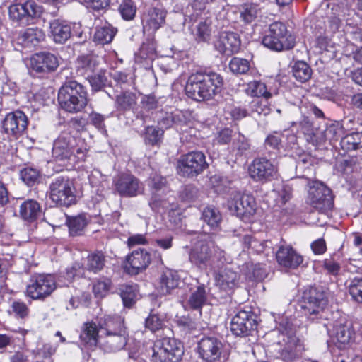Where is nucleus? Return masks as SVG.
<instances>
[{
    "label": "nucleus",
    "mask_w": 362,
    "mask_h": 362,
    "mask_svg": "<svg viewBox=\"0 0 362 362\" xmlns=\"http://www.w3.org/2000/svg\"><path fill=\"white\" fill-rule=\"evenodd\" d=\"M222 85L223 78L220 74L197 72L188 78L185 90L189 98L201 101L211 98Z\"/></svg>",
    "instance_id": "1"
},
{
    "label": "nucleus",
    "mask_w": 362,
    "mask_h": 362,
    "mask_svg": "<svg viewBox=\"0 0 362 362\" xmlns=\"http://www.w3.org/2000/svg\"><path fill=\"white\" fill-rule=\"evenodd\" d=\"M58 101L66 112L78 113L88 104L86 89L76 81H67L59 90Z\"/></svg>",
    "instance_id": "2"
},
{
    "label": "nucleus",
    "mask_w": 362,
    "mask_h": 362,
    "mask_svg": "<svg viewBox=\"0 0 362 362\" xmlns=\"http://www.w3.org/2000/svg\"><path fill=\"white\" fill-rule=\"evenodd\" d=\"M306 202L314 209L327 213L334 206L332 190L318 180L309 183Z\"/></svg>",
    "instance_id": "3"
},
{
    "label": "nucleus",
    "mask_w": 362,
    "mask_h": 362,
    "mask_svg": "<svg viewBox=\"0 0 362 362\" xmlns=\"http://www.w3.org/2000/svg\"><path fill=\"white\" fill-rule=\"evenodd\" d=\"M42 13V8L34 0L14 3L8 7L9 19L19 25H28L38 18Z\"/></svg>",
    "instance_id": "4"
},
{
    "label": "nucleus",
    "mask_w": 362,
    "mask_h": 362,
    "mask_svg": "<svg viewBox=\"0 0 362 362\" xmlns=\"http://www.w3.org/2000/svg\"><path fill=\"white\" fill-rule=\"evenodd\" d=\"M183 346L175 339L164 338L156 341L153 346V362H178L183 355Z\"/></svg>",
    "instance_id": "5"
},
{
    "label": "nucleus",
    "mask_w": 362,
    "mask_h": 362,
    "mask_svg": "<svg viewBox=\"0 0 362 362\" xmlns=\"http://www.w3.org/2000/svg\"><path fill=\"white\" fill-rule=\"evenodd\" d=\"M49 198L59 206L68 207L74 204L76 196L71 181L62 176L53 179L49 185Z\"/></svg>",
    "instance_id": "6"
},
{
    "label": "nucleus",
    "mask_w": 362,
    "mask_h": 362,
    "mask_svg": "<svg viewBox=\"0 0 362 362\" xmlns=\"http://www.w3.org/2000/svg\"><path fill=\"white\" fill-rule=\"evenodd\" d=\"M209 167L205 155L201 151H192L177 160V173L187 177H194Z\"/></svg>",
    "instance_id": "7"
},
{
    "label": "nucleus",
    "mask_w": 362,
    "mask_h": 362,
    "mask_svg": "<svg viewBox=\"0 0 362 362\" xmlns=\"http://www.w3.org/2000/svg\"><path fill=\"white\" fill-rule=\"evenodd\" d=\"M56 288L54 278L50 275L39 274L30 278L25 294L33 300H44Z\"/></svg>",
    "instance_id": "8"
},
{
    "label": "nucleus",
    "mask_w": 362,
    "mask_h": 362,
    "mask_svg": "<svg viewBox=\"0 0 362 362\" xmlns=\"http://www.w3.org/2000/svg\"><path fill=\"white\" fill-rule=\"evenodd\" d=\"M214 247V244L211 235L206 234L201 235L189 253V261L199 269H204L212 257Z\"/></svg>",
    "instance_id": "9"
},
{
    "label": "nucleus",
    "mask_w": 362,
    "mask_h": 362,
    "mask_svg": "<svg viewBox=\"0 0 362 362\" xmlns=\"http://www.w3.org/2000/svg\"><path fill=\"white\" fill-rule=\"evenodd\" d=\"M1 125L8 136L17 139L25 132L28 119L23 111L16 110L6 114Z\"/></svg>",
    "instance_id": "10"
},
{
    "label": "nucleus",
    "mask_w": 362,
    "mask_h": 362,
    "mask_svg": "<svg viewBox=\"0 0 362 362\" xmlns=\"http://www.w3.org/2000/svg\"><path fill=\"white\" fill-rule=\"evenodd\" d=\"M231 214L239 217H250L255 213L256 204L252 196L233 192L228 201Z\"/></svg>",
    "instance_id": "11"
},
{
    "label": "nucleus",
    "mask_w": 362,
    "mask_h": 362,
    "mask_svg": "<svg viewBox=\"0 0 362 362\" xmlns=\"http://www.w3.org/2000/svg\"><path fill=\"white\" fill-rule=\"evenodd\" d=\"M300 306L305 315H316L327 305L326 293L317 288H310L303 292Z\"/></svg>",
    "instance_id": "12"
},
{
    "label": "nucleus",
    "mask_w": 362,
    "mask_h": 362,
    "mask_svg": "<svg viewBox=\"0 0 362 362\" xmlns=\"http://www.w3.org/2000/svg\"><path fill=\"white\" fill-rule=\"evenodd\" d=\"M277 172L276 166L264 158L255 159L249 167L250 177L257 182L270 181L276 177Z\"/></svg>",
    "instance_id": "13"
},
{
    "label": "nucleus",
    "mask_w": 362,
    "mask_h": 362,
    "mask_svg": "<svg viewBox=\"0 0 362 362\" xmlns=\"http://www.w3.org/2000/svg\"><path fill=\"white\" fill-rule=\"evenodd\" d=\"M117 192L122 197H136L143 192L144 187L139 180L129 174H122L114 180Z\"/></svg>",
    "instance_id": "14"
},
{
    "label": "nucleus",
    "mask_w": 362,
    "mask_h": 362,
    "mask_svg": "<svg viewBox=\"0 0 362 362\" xmlns=\"http://www.w3.org/2000/svg\"><path fill=\"white\" fill-rule=\"evenodd\" d=\"M199 354L206 362H216L221 356L223 344L216 337L202 338L198 344Z\"/></svg>",
    "instance_id": "15"
},
{
    "label": "nucleus",
    "mask_w": 362,
    "mask_h": 362,
    "mask_svg": "<svg viewBox=\"0 0 362 362\" xmlns=\"http://www.w3.org/2000/svg\"><path fill=\"white\" fill-rule=\"evenodd\" d=\"M255 327L256 321L252 313L250 311H238L230 322V330L235 336L247 335Z\"/></svg>",
    "instance_id": "16"
},
{
    "label": "nucleus",
    "mask_w": 362,
    "mask_h": 362,
    "mask_svg": "<svg viewBox=\"0 0 362 362\" xmlns=\"http://www.w3.org/2000/svg\"><path fill=\"white\" fill-rule=\"evenodd\" d=\"M241 45L239 35L233 32H221L214 42L215 49L221 54L230 56L237 53Z\"/></svg>",
    "instance_id": "17"
},
{
    "label": "nucleus",
    "mask_w": 362,
    "mask_h": 362,
    "mask_svg": "<svg viewBox=\"0 0 362 362\" xmlns=\"http://www.w3.org/2000/svg\"><path fill=\"white\" fill-rule=\"evenodd\" d=\"M151 262L149 252L144 249H139L134 250L127 257L124 268L129 274L135 275L145 270Z\"/></svg>",
    "instance_id": "18"
},
{
    "label": "nucleus",
    "mask_w": 362,
    "mask_h": 362,
    "mask_svg": "<svg viewBox=\"0 0 362 362\" xmlns=\"http://www.w3.org/2000/svg\"><path fill=\"white\" fill-rule=\"evenodd\" d=\"M127 331L100 334L99 345L105 352L122 350L128 341Z\"/></svg>",
    "instance_id": "19"
},
{
    "label": "nucleus",
    "mask_w": 362,
    "mask_h": 362,
    "mask_svg": "<svg viewBox=\"0 0 362 362\" xmlns=\"http://www.w3.org/2000/svg\"><path fill=\"white\" fill-rule=\"evenodd\" d=\"M344 130L339 122H334L327 125L325 129H317L316 133L310 138V142L314 145L321 144L326 141L330 142L337 141L342 137Z\"/></svg>",
    "instance_id": "20"
},
{
    "label": "nucleus",
    "mask_w": 362,
    "mask_h": 362,
    "mask_svg": "<svg viewBox=\"0 0 362 362\" xmlns=\"http://www.w3.org/2000/svg\"><path fill=\"white\" fill-rule=\"evenodd\" d=\"M59 66L57 57L50 53H38L30 59V66L37 73H48L54 71Z\"/></svg>",
    "instance_id": "21"
},
{
    "label": "nucleus",
    "mask_w": 362,
    "mask_h": 362,
    "mask_svg": "<svg viewBox=\"0 0 362 362\" xmlns=\"http://www.w3.org/2000/svg\"><path fill=\"white\" fill-rule=\"evenodd\" d=\"M215 284L221 290L230 291L238 285L239 275L229 267L219 269L214 273Z\"/></svg>",
    "instance_id": "22"
},
{
    "label": "nucleus",
    "mask_w": 362,
    "mask_h": 362,
    "mask_svg": "<svg viewBox=\"0 0 362 362\" xmlns=\"http://www.w3.org/2000/svg\"><path fill=\"white\" fill-rule=\"evenodd\" d=\"M100 64L98 56L90 53L79 56L76 61V71L78 76H88L98 70Z\"/></svg>",
    "instance_id": "23"
},
{
    "label": "nucleus",
    "mask_w": 362,
    "mask_h": 362,
    "mask_svg": "<svg viewBox=\"0 0 362 362\" xmlns=\"http://www.w3.org/2000/svg\"><path fill=\"white\" fill-rule=\"evenodd\" d=\"M73 141L72 137L68 134L60 135L53 144V157L59 160L70 159L74 153L71 144Z\"/></svg>",
    "instance_id": "24"
},
{
    "label": "nucleus",
    "mask_w": 362,
    "mask_h": 362,
    "mask_svg": "<svg viewBox=\"0 0 362 362\" xmlns=\"http://www.w3.org/2000/svg\"><path fill=\"white\" fill-rule=\"evenodd\" d=\"M165 16V12L162 9H149L142 17L144 30L151 33L156 31L164 24Z\"/></svg>",
    "instance_id": "25"
},
{
    "label": "nucleus",
    "mask_w": 362,
    "mask_h": 362,
    "mask_svg": "<svg viewBox=\"0 0 362 362\" xmlns=\"http://www.w3.org/2000/svg\"><path fill=\"white\" fill-rule=\"evenodd\" d=\"M100 334L127 331L124 319L119 315H105L98 320Z\"/></svg>",
    "instance_id": "26"
},
{
    "label": "nucleus",
    "mask_w": 362,
    "mask_h": 362,
    "mask_svg": "<svg viewBox=\"0 0 362 362\" xmlns=\"http://www.w3.org/2000/svg\"><path fill=\"white\" fill-rule=\"evenodd\" d=\"M209 293L204 284H199L190 289L187 303L193 310H200L208 302Z\"/></svg>",
    "instance_id": "27"
},
{
    "label": "nucleus",
    "mask_w": 362,
    "mask_h": 362,
    "mask_svg": "<svg viewBox=\"0 0 362 362\" xmlns=\"http://www.w3.org/2000/svg\"><path fill=\"white\" fill-rule=\"evenodd\" d=\"M45 35L42 29L37 27L28 28L23 30L19 37L21 43L25 47H35L45 40Z\"/></svg>",
    "instance_id": "28"
},
{
    "label": "nucleus",
    "mask_w": 362,
    "mask_h": 362,
    "mask_svg": "<svg viewBox=\"0 0 362 362\" xmlns=\"http://www.w3.org/2000/svg\"><path fill=\"white\" fill-rule=\"evenodd\" d=\"M50 33L57 43L65 42L71 36V26L64 21L54 20L50 23Z\"/></svg>",
    "instance_id": "29"
},
{
    "label": "nucleus",
    "mask_w": 362,
    "mask_h": 362,
    "mask_svg": "<svg viewBox=\"0 0 362 362\" xmlns=\"http://www.w3.org/2000/svg\"><path fill=\"white\" fill-rule=\"evenodd\" d=\"M354 331L350 322L341 324L336 327L335 344L339 349H344L353 340Z\"/></svg>",
    "instance_id": "30"
},
{
    "label": "nucleus",
    "mask_w": 362,
    "mask_h": 362,
    "mask_svg": "<svg viewBox=\"0 0 362 362\" xmlns=\"http://www.w3.org/2000/svg\"><path fill=\"white\" fill-rule=\"evenodd\" d=\"M179 276L176 272L166 269L160 275L159 291L163 294H169L172 290L176 288L179 284Z\"/></svg>",
    "instance_id": "31"
},
{
    "label": "nucleus",
    "mask_w": 362,
    "mask_h": 362,
    "mask_svg": "<svg viewBox=\"0 0 362 362\" xmlns=\"http://www.w3.org/2000/svg\"><path fill=\"white\" fill-rule=\"evenodd\" d=\"M100 329H98L95 322H88L83 325L80 334L81 340L90 346H95L99 344Z\"/></svg>",
    "instance_id": "32"
},
{
    "label": "nucleus",
    "mask_w": 362,
    "mask_h": 362,
    "mask_svg": "<svg viewBox=\"0 0 362 362\" xmlns=\"http://www.w3.org/2000/svg\"><path fill=\"white\" fill-rule=\"evenodd\" d=\"M41 211V207L37 201L28 199L21 204L19 213L23 219L33 221L40 216Z\"/></svg>",
    "instance_id": "33"
},
{
    "label": "nucleus",
    "mask_w": 362,
    "mask_h": 362,
    "mask_svg": "<svg viewBox=\"0 0 362 362\" xmlns=\"http://www.w3.org/2000/svg\"><path fill=\"white\" fill-rule=\"evenodd\" d=\"M136 95L130 91L122 92L116 95L115 107L117 110L127 111L132 110L136 105Z\"/></svg>",
    "instance_id": "34"
},
{
    "label": "nucleus",
    "mask_w": 362,
    "mask_h": 362,
    "mask_svg": "<svg viewBox=\"0 0 362 362\" xmlns=\"http://www.w3.org/2000/svg\"><path fill=\"white\" fill-rule=\"evenodd\" d=\"M85 268L94 273L103 270L105 264V256L101 251H95L86 257Z\"/></svg>",
    "instance_id": "35"
},
{
    "label": "nucleus",
    "mask_w": 362,
    "mask_h": 362,
    "mask_svg": "<svg viewBox=\"0 0 362 362\" xmlns=\"http://www.w3.org/2000/svg\"><path fill=\"white\" fill-rule=\"evenodd\" d=\"M267 33L281 38L285 44H291V49L294 47V37L288 35L286 26L283 23L276 21L270 24Z\"/></svg>",
    "instance_id": "36"
},
{
    "label": "nucleus",
    "mask_w": 362,
    "mask_h": 362,
    "mask_svg": "<svg viewBox=\"0 0 362 362\" xmlns=\"http://www.w3.org/2000/svg\"><path fill=\"white\" fill-rule=\"evenodd\" d=\"M117 30L112 25H107L96 28L93 40L98 44L106 45L112 42Z\"/></svg>",
    "instance_id": "37"
},
{
    "label": "nucleus",
    "mask_w": 362,
    "mask_h": 362,
    "mask_svg": "<svg viewBox=\"0 0 362 362\" xmlns=\"http://www.w3.org/2000/svg\"><path fill=\"white\" fill-rule=\"evenodd\" d=\"M279 264L286 269L291 268L294 258V250L291 245H282L276 254Z\"/></svg>",
    "instance_id": "38"
},
{
    "label": "nucleus",
    "mask_w": 362,
    "mask_h": 362,
    "mask_svg": "<svg viewBox=\"0 0 362 362\" xmlns=\"http://www.w3.org/2000/svg\"><path fill=\"white\" fill-rule=\"evenodd\" d=\"M202 219L212 229L219 226L222 217L219 211L213 206H207L204 209L202 214Z\"/></svg>",
    "instance_id": "39"
},
{
    "label": "nucleus",
    "mask_w": 362,
    "mask_h": 362,
    "mask_svg": "<svg viewBox=\"0 0 362 362\" xmlns=\"http://www.w3.org/2000/svg\"><path fill=\"white\" fill-rule=\"evenodd\" d=\"M158 100L154 95H144L141 100V110L134 112L136 117L144 121L148 117L145 112H149L156 109L158 107Z\"/></svg>",
    "instance_id": "40"
},
{
    "label": "nucleus",
    "mask_w": 362,
    "mask_h": 362,
    "mask_svg": "<svg viewBox=\"0 0 362 362\" xmlns=\"http://www.w3.org/2000/svg\"><path fill=\"white\" fill-rule=\"evenodd\" d=\"M211 21L208 18L198 23L194 30V35L197 42H207L210 39L211 35Z\"/></svg>",
    "instance_id": "41"
},
{
    "label": "nucleus",
    "mask_w": 362,
    "mask_h": 362,
    "mask_svg": "<svg viewBox=\"0 0 362 362\" xmlns=\"http://www.w3.org/2000/svg\"><path fill=\"white\" fill-rule=\"evenodd\" d=\"M341 146L346 151L362 148V132H353L341 138Z\"/></svg>",
    "instance_id": "42"
},
{
    "label": "nucleus",
    "mask_w": 362,
    "mask_h": 362,
    "mask_svg": "<svg viewBox=\"0 0 362 362\" xmlns=\"http://www.w3.org/2000/svg\"><path fill=\"white\" fill-rule=\"evenodd\" d=\"M245 92L247 95L251 97L259 98L263 96L266 99L269 98L272 95L270 92L267 90L265 84L258 81L250 82L247 86Z\"/></svg>",
    "instance_id": "43"
},
{
    "label": "nucleus",
    "mask_w": 362,
    "mask_h": 362,
    "mask_svg": "<svg viewBox=\"0 0 362 362\" xmlns=\"http://www.w3.org/2000/svg\"><path fill=\"white\" fill-rule=\"evenodd\" d=\"M262 44L264 47L274 51H281L284 49H291V44H285V41H281V38L275 37L267 33L262 40Z\"/></svg>",
    "instance_id": "44"
},
{
    "label": "nucleus",
    "mask_w": 362,
    "mask_h": 362,
    "mask_svg": "<svg viewBox=\"0 0 362 362\" xmlns=\"http://www.w3.org/2000/svg\"><path fill=\"white\" fill-rule=\"evenodd\" d=\"M120 296L124 305L130 308L135 303L137 297L136 286L132 285H123L120 288Z\"/></svg>",
    "instance_id": "45"
},
{
    "label": "nucleus",
    "mask_w": 362,
    "mask_h": 362,
    "mask_svg": "<svg viewBox=\"0 0 362 362\" xmlns=\"http://www.w3.org/2000/svg\"><path fill=\"white\" fill-rule=\"evenodd\" d=\"M69 233L72 236L80 235L86 226V220L83 216H78L71 218H67Z\"/></svg>",
    "instance_id": "46"
},
{
    "label": "nucleus",
    "mask_w": 362,
    "mask_h": 362,
    "mask_svg": "<svg viewBox=\"0 0 362 362\" xmlns=\"http://www.w3.org/2000/svg\"><path fill=\"white\" fill-rule=\"evenodd\" d=\"M250 68L249 61L245 59L233 57L229 63L230 70L235 74L247 73Z\"/></svg>",
    "instance_id": "47"
},
{
    "label": "nucleus",
    "mask_w": 362,
    "mask_h": 362,
    "mask_svg": "<svg viewBox=\"0 0 362 362\" xmlns=\"http://www.w3.org/2000/svg\"><path fill=\"white\" fill-rule=\"evenodd\" d=\"M163 134V131L160 128L154 126L146 127L144 135L146 144L152 146L157 144L160 141Z\"/></svg>",
    "instance_id": "48"
},
{
    "label": "nucleus",
    "mask_w": 362,
    "mask_h": 362,
    "mask_svg": "<svg viewBox=\"0 0 362 362\" xmlns=\"http://www.w3.org/2000/svg\"><path fill=\"white\" fill-rule=\"evenodd\" d=\"M250 110L252 114L266 116L270 113V107L268 105L267 99H255L250 103Z\"/></svg>",
    "instance_id": "49"
},
{
    "label": "nucleus",
    "mask_w": 362,
    "mask_h": 362,
    "mask_svg": "<svg viewBox=\"0 0 362 362\" xmlns=\"http://www.w3.org/2000/svg\"><path fill=\"white\" fill-rule=\"evenodd\" d=\"M312 70L305 62H296V80L302 83L305 82L310 78Z\"/></svg>",
    "instance_id": "50"
},
{
    "label": "nucleus",
    "mask_w": 362,
    "mask_h": 362,
    "mask_svg": "<svg viewBox=\"0 0 362 362\" xmlns=\"http://www.w3.org/2000/svg\"><path fill=\"white\" fill-rule=\"evenodd\" d=\"M348 288L352 298L355 301L362 303V278L353 279Z\"/></svg>",
    "instance_id": "51"
},
{
    "label": "nucleus",
    "mask_w": 362,
    "mask_h": 362,
    "mask_svg": "<svg viewBox=\"0 0 362 362\" xmlns=\"http://www.w3.org/2000/svg\"><path fill=\"white\" fill-rule=\"evenodd\" d=\"M149 205L154 211L160 212L161 210L168 209L170 206L168 199L163 197L161 194L154 193L149 202Z\"/></svg>",
    "instance_id": "52"
},
{
    "label": "nucleus",
    "mask_w": 362,
    "mask_h": 362,
    "mask_svg": "<svg viewBox=\"0 0 362 362\" xmlns=\"http://www.w3.org/2000/svg\"><path fill=\"white\" fill-rule=\"evenodd\" d=\"M257 5L254 4H245L240 12V18L245 23H251L257 18Z\"/></svg>",
    "instance_id": "53"
},
{
    "label": "nucleus",
    "mask_w": 362,
    "mask_h": 362,
    "mask_svg": "<svg viewBox=\"0 0 362 362\" xmlns=\"http://www.w3.org/2000/svg\"><path fill=\"white\" fill-rule=\"evenodd\" d=\"M86 78L88 80L90 85L94 90H100L105 86L106 78L104 72L102 71L95 74H90Z\"/></svg>",
    "instance_id": "54"
},
{
    "label": "nucleus",
    "mask_w": 362,
    "mask_h": 362,
    "mask_svg": "<svg viewBox=\"0 0 362 362\" xmlns=\"http://www.w3.org/2000/svg\"><path fill=\"white\" fill-rule=\"evenodd\" d=\"M119 11L125 20H132L136 13V6L132 0H124L120 4Z\"/></svg>",
    "instance_id": "55"
},
{
    "label": "nucleus",
    "mask_w": 362,
    "mask_h": 362,
    "mask_svg": "<svg viewBox=\"0 0 362 362\" xmlns=\"http://www.w3.org/2000/svg\"><path fill=\"white\" fill-rule=\"evenodd\" d=\"M21 177L26 185H33L38 180L39 173L34 168H25L21 171Z\"/></svg>",
    "instance_id": "56"
},
{
    "label": "nucleus",
    "mask_w": 362,
    "mask_h": 362,
    "mask_svg": "<svg viewBox=\"0 0 362 362\" xmlns=\"http://www.w3.org/2000/svg\"><path fill=\"white\" fill-rule=\"evenodd\" d=\"M110 286L109 279L99 280L93 286V292L96 298H103L108 292Z\"/></svg>",
    "instance_id": "57"
},
{
    "label": "nucleus",
    "mask_w": 362,
    "mask_h": 362,
    "mask_svg": "<svg viewBox=\"0 0 362 362\" xmlns=\"http://www.w3.org/2000/svg\"><path fill=\"white\" fill-rule=\"evenodd\" d=\"M163 327V321L156 314H150L145 320V327L151 332H155L161 329Z\"/></svg>",
    "instance_id": "58"
},
{
    "label": "nucleus",
    "mask_w": 362,
    "mask_h": 362,
    "mask_svg": "<svg viewBox=\"0 0 362 362\" xmlns=\"http://www.w3.org/2000/svg\"><path fill=\"white\" fill-rule=\"evenodd\" d=\"M322 266L327 274L333 276H337L341 269L340 264L332 257L325 259Z\"/></svg>",
    "instance_id": "59"
},
{
    "label": "nucleus",
    "mask_w": 362,
    "mask_h": 362,
    "mask_svg": "<svg viewBox=\"0 0 362 362\" xmlns=\"http://www.w3.org/2000/svg\"><path fill=\"white\" fill-rule=\"evenodd\" d=\"M57 349V346L52 343H45L37 350L36 355L40 357L49 358L53 355Z\"/></svg>",
    "instance_id": "60"
},
{
    "label": "nucleus",
    "mask_w": 362,
    "mask_h": 362,
    "mask_svg": "<svg viewBox=\"0 0 362 362\" xmlns=\"http://www.w3.org/2000/svg\"><path fill=\"white\" fill-rule=\"evenodd\" d=\"M12 311L21 318H24L28 314L29 310L23 302L14 301L11 305Z\"/></svg>",
    "instance_id": "61"
},
{
    "label": "nucleus",
    "mask_w": 362,
    "mask_h": 362,
    "mask_svg": "<svg viewBox=\"0 0 362 362\" xmlns=\"http://www.w3.org/2000/svg\"><path fill=\"white\" fill-rule=\"evenodd\" d=\"M198 196L199 190L196 187L193 185L185 186L182 192V199L188 202H192L195 200Z\"/></svg>",
    "instance_id": "62"
},
{
    "label": "nucleus",
    "mask_w": 362,
    "mask_h": 362,
    "mask_svg": "<svg viewBox=\"0 0 362 362\" xmlns=\"http://www.w3.org/2000/svg\"><path fill=\"white\" fill-rule=\"evenodd\" d=\"M86 6L95 11H100L108 6L110 0H83Z\"/></svg>",
    "instance_id": "63"
},
{
    "label": "nucleus",
    "mask_w": 362,
    "mask_h": 362,
    "mask_svg": "<svg viewBox=\"0 0 362 362\" xmlns=\"http://www.w3.org/2000/svg\"><path fill=\"white\" fill-rule=\"evenodd\" d=\"M270 197L276 198V204L280 206L281 204H286L292 197V193L287 192L285 189L282 190L281 194L276 191H272L270 193Z\"/></svg>",
    "instance_id": "64"
}]
</instances>
